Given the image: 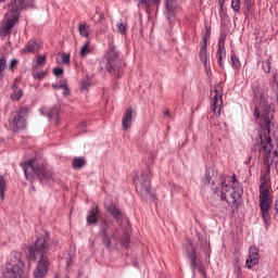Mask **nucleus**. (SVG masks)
<instances>
[{"label":"nucleus","mask_w":278,"mask_h":278,"mask_svg":"<svg viewBox=\"0 0 278 278\" xmlns=\"http://www.w3.org/2000/svg\"><path fill=\"white\" fill-rule=\"evenodd\" d=\"M135 111L132 108L126 109V112L122 119V127L124 131H127L131 127V121H134Z\"/></svg>","instance_id":"nucleus-19"},{"label":"nucleus","mask_w":278,"mask_h":278,"mask_svg":"<svg viewBox=\"0 0 278 278\" xmlns=\"http://www.w3.org/2000/svg\"><path fill=\"white\" fill-rule=\"evenodd\" d=\"M270 176L268 174L262 175L260 178L258 199L262 218L266 229H268V227L270 226V205H273V195H270Z\"/></svg>","instance_id":"nucleus-4"},{"label":"nucleus","mask_w":278,"mask_h":278,"mask_svg":"<svg viewBox=\"0 0 278 278\" xmlns=\"http://www.w3.org/2000/svg\"><path fill=\"white\" fill-rule=\"evenodd\" d=\"M47 73L41 71V72H36V71H33V77L34 79H38V81H42V79H45Z\"/></svg>","instance_id":"nucleus-36"},{"label":"nucleus","mask_w":278,"mask_h":278,"mask_svg":"<svg viewBox=\"0 0 278 278\" xmlns=\"http://www.w3.org/2000/svg\"><path fill=\"white\" fill-rule=\"evenodd\" d=\"M271 164H278V153H277V151L274 152V157L271 160Z\"/></svg>","instance_id":"nucleus-48"},{"label":"nucleus","mask_w":278,"mask_h":278,"mask_svg":"<svg viewBox=\"0 0 278 278\" xmlns=\"http://www.w3.org/2000/svg\"><path fill=\"white\" fill-rule=\"evenodd\" d=\"M5 68H8V58L1 56L0 58V75L1 73H3V71H5Z\"/></svg>","instance_id":"nucleus-37"},{"label":"nucleus","mask_w":278,"mask_h":278,"mask_svg":"<svg viewBox=\"0 0 278 278\" xmlns=\"http://www.w3.org/2000/svg\"><path fill=\"white\" fill-rule=\"evenodd\" d=\"M118 34H125L127 31V25L123 22H117Z\"/></svg>","instance_id":"nucleus-38"},{"label":"nucleus","mask_w":278,"mask_h":278,"mask_svg":"<svg viewBox=\"0 0 278 278\" xmlns=\"http://www.w3.org/2000/svg\"><path fill=\"white\" fill-rule=\"evenodd\" d=\"M98 236L101 238L102 244L106 249H110V247H112V236H110V232L98 233Z\"/></svg>","instance_id":"nucleus-28"},{"label":"nucleus","mask_w":278,"mask_h":278,"mask_svg":"<svg viewBox=\"0 0 278 278\" xmlns=\"http://www.w3.org/2000/svg\"><path fill=\"white\" fill-rule=\"evenodd\" d=\"M87 126V123L86 122H83L79 124V127H86Z\"/></svg>","instance_id":"nucleus-51"},{"label":"nucleus","mask_w":278,"mask_h":278,"mask_svg":"<svg viewBox=\"0 0 278 278\" xmlns=\"http://www.w3.org/2000/svg\"><path fill=\"white\" fill-rule=\"evenodd\" d=\"M88 225H97L99 223V206H92L87 215Z\"/></svg>","instance_id":"nucleus-22"},{"label":"nucleus","mask_w":278,"mask_h":278,"mask_svg":"<svg viewBox=\"0 0 278 278\" xmlns=\"http://www.w3.org/2000/svg\"><path fill=\"white\" fill-rule=\"evenodd\" d=\"M17 65H18V60L12 59L9 64V71H14V68H16Z\"/></svg>","instance_id":"nucleus-42"},{"label":"nucleus","mask_w":278,"mask_h":278,"mask_svg":"<svg viewBox=\"0 0 278 278\" xmlns=\"http://www.w3.org/2000/svg\"><path fill=\"white\" fill-rule=\"evenodd\" d=\"M211 190L213 199H217L222 203H228V205H236L238 200L242 199V186L236 180V176L218 175L212 180Z\"/></svg>","instance_id":"nucleus-1"},{"label":"nucleus","mask_w":278,"mask_h":278,"mask_svg":"<svg viewBox=\"0 0 278 278\" xmlns=\"http://www.w3.org/2000/svg\"><path fill=\"white\" fill-rule=\"evenodd\" d=\"M78 31L83 38H89L90 36V25L79 24Z\"/></svg>","instance_id":"nucleus-30"},{"label":"nucleus","mask_w":278,"mask_h":278,"mask_svg":"<svg viewBox=\"0 0 278 278\" xmlns=\"http://www.w3.org/2000/svg\"><path fill=\"white\" fill-rule=\"evenodd\" d=\"M24 174L26 179H34V175H36V170H38V165L34 161H27L24 163Z\"/></svg>","instance_id":"nucleus-20"},{"label":"nucleus","mask_w":278,"mask_h":278,"mask_svg":"<svg viewBox=\"0 0 278 278\" xmlns=\"http://www.w3.org/2000/svg\"><path fill=\"white\" fill-rule=\"evenodd\" d=\"M66 84H52V88L54 89V90H60V88H64V86H65Z\"/></svg>","instance_id":"nucleus-46"},{"label":"nucleus","mask_w":278,"mask_h":278,"mask_svg":"<svg viewBox=\"0 0 278 278\" xmlns=\"http://www.w3.org/2000/svg\"><path fill=\"white\" fill-rule=\"evenodd\" d=\"M240 0H231V8L233 12H240Z\"/></svg>","instance_id":"nucleus-40"},{"label":"nucleus","mask_w":278,"mask_h":278,"mask_svg":"<svg viewBox=\"0 0 278 278\" xmlns=\"http://www.w3.org/2000/svg\"><path fill=\"white\" fill-rule=\"evenodd\" d=\"M21 13H18V8L10 4V11L5 13L4 21L0 26V38H8L10 34H12V27L18 23V17Z\"/></svg>","instance_id":"nucleus-6"},{"label":"nucleus","mask_w":278,"mask_h":278,"mask_svg":"<svg viewBox=\"0 0 278 278\" xmlns=\"http://www.w3.org/2000/svg\"><path fill=\"white\" fill-rule=\"evenodd\" d=\"M36 175L42 184H47V181H52L54 177L53 172L45 167V165H37Z\"/></svg>","instance_id":"nucleus-13"},{"label":"nucleus","mask_w":278,"mask_h":278,"mask_svg":"<svg viewBox=\"0 0 278 278\" xmlns=\"http://www.w3.org/2000/svg\"><path fill=\"white\" fill-rule=\"evenodd\" d=\"M218 3L220 5V8H223V5H225V0H218Z\"/></svg>","instance_id":"nucleus-50"},{"label":"nucleus","mask_w":278,"mask_h":278,"mask_svg":"<svg viewBox=\"0 0 278 278\" xmlns=\"http://www.w3.org/2000/svg\"><path fill=\"white\" fill-rule=\"evenodd\" d=\"M113 240L115 242H121L122 247L127 249L129 247V229L123 230L122 238L118 237V230H115L112 235Z\"/></svg>","instance_id":"nucleus-18"},{"label":"nucleus","mask_w":278,"mask_h":278,"mask_svg":"<svg viewBox=\"0 0 278 278\" xmlns=\"http://www.w3.org/2000/svg\"><path fill=\"white\" fill-rule=\"evenodd\" d=\"M231 62H232V66L235 68H240V66H241L240 59H238V56H236V54H231Z\"/></svg>","instance_id":"nucleus-39"},{"label":"nucleus","mask_w":278,"mask_h":278,"mask_svg":"<svg viewBox=\"0 0 278 278\" xmlns=\"http://www.w3.org/2000/svg\"><path fill=\"white\" fill-rule=\"evenodd\" d=\"M63 64H68L71 62V54L62 53L61 55Z\"/></svg>","instance_id":"nucleus-44"},{"label":"nucleus","mask_w":278,"mask_h":278,"mask_svg":"<svg viewBox=\"0 0 278 278\" xmlns=\"http://www.w3.org/2000/svg\"><path fill=\"white\" fill-rule=\"evenodd\" d=\"M90 53V40L86 41V43L80 48V56L86 58Z\"/></svg>","instance_id":"nucleus-33"},{"label":"nucleus","mask_w":278,"mask_h":278,"mask_svg":"<svg viewBox=\"0 0 278 278\" xmlns=\"http://www.w3.org/2000/svg\"><path fill=\"white\" fill-rule=\"evenodd\" d=\"M53 278H60V275L55 274Z\"/></svg>","instance_id":"nucleus-53"},{"label":"nucleus","mask_w":278,"mask_h":278,"mask_svg":"<svg viewBox=\"0 0 278 278\" xmlns=\"http://www.w3.org/2000/svg\"><path fill=\"white\" fill-rule=\"evenodd\" d=\"M227 52L225 51V40L220 39L218 42L217 50V62L219 66H223V59L226 56Z\"/></svg>","instance_id":"nucleus-24"},{"label":"nucleus","mask_w":278,"mask_h":278,"mask_svg":"<svg viewBox=\"0 0 278 278\" xmlns=\"http://www.w3.org/2000/svg\"><path fill=\"white\" fill-rule=\"evenodd\" d=\"M4 193H5V178L0 175V197L3 200L4 199Z\"/></svg>","instance_id":"nucleus-35"},{"label":"nucleus","mask_w":278,"mask_h":278,"mask_svg":"<svg viewBox=\"0 0 278 278\" xmlns=\"http://www.w3.org/2000/svg\"><path fill=\"white\" fill-rule=\"evenodd\" d=\"M23 97V89L18 88L16 84L12 86V93H11V99L12 101H18Z\"/></svg>","instance_id":"nucleus-29"},{"label":"nucleus","mask_w":278,"mask_h":278,"mask_svg":"<svg viewBox=\"0 0 278 278\" xmlns=\"http://www.w3.org/2000/svg\"><path fill=\"white\" fill-rule=\"evenodd\" d=\"M8 0H0V3H5ZM14 8H17V14H21L22 10H25V8H34V0H10V2L7 5V12H10V5Z\"/></svg>","instance_id":"nucleus-12"},{"label":"nucleus","mask_w":278,"mask_h":278,"mask_svg":"<svg viewBox=\"0 0 278 278\" xmlns=\"http://www.w3.org/2000/svg\"><path fill=\"white\" fill-rule=\"evenodd\" d=\"M214 101L212 105V111L215 115L220 114V106L223 105V88L218 87L214 90Z\"/></svg>","instance_id":"nucleus-16"},{"label":"nucleus","mask_w":278,"mask_h":278,"mask_svg":"<svg viewBox=\"0 0 278 278\" xmlns=\"http://www.w3.org/2000/svg\"><path fill=\"white\" fill-rule=\"evenodd\" d=\"M205 177H206L205 184H207V181H210V176L207 174H205Z\"/></svg>","instance_id":"nucleus-52"},{"label":"nucleus","mask_w":278,"mask_h":278,"mask_svg":"<svg viewBox=\"0 0 278 278\" xmlns=\"http://www.w3.org/2000/svg\"><path fill=\"white\" fill-rule=\"evenodd\" d=\"M72 166L74 170H79V168H84L86 166V159H84L83 156L74 157Z\"/></svg>","instance_id":"nucleus-27"},{"label":"nucleus","mask_w":278,"mask_h":278,"mask_svg":"<svg viewBox=\"0 0 278 278\" xmlns=\"http://www.w3.org/2000/svg\"><path fill=\"white\" fill-rule=\"evenodd\" d=\"M151 167L143 170L139 178H135V186L138 194L142 201H149L153 199V192L151 191Z\"/></svg>","instance_id":"nucleus-5"},{"label":"nucleus","mask_w":278,"mask_h":278,"mask_svg":"<svg viewBox=\"0 0 278 278\" xmlns=\"http://www.w3.org/2000/svg\"><path fill=\"white\" fill-rule=\"evenodd\" d=\"M40 49H42V42L36 39H30L22 49V53H24L25 55H27V53H38Z\"/></svg>","instance_id":"nucleus-17"},{"label":"nucleus","mask_w":278,"mask_h":278,"mask_svg":"<svg viewBox=\"0 0 278 278\" xmlns=\"http://www.w3.org/2000/svg\"><path fill=\"white\" fill-rule=\"evenodd\" d=\"M243 5L247 10H251L253 8V0H244Z\"/></svg>","instance_id":"nucleus-45"},{"label":"nucleus","mask_w":278,"mask_h":278,"mask_svg":"<svg viewBox=\"0 0 278 278\" xmlns=\"http://www.w3.org/2000/svg\"><path fill=\"white\" fill-rule=\"evenodd\" d=\"M125 66V63L118 59V54L116 51H111L109 53L108 62H106V70L111 75H114L115 77H123L125 71H123V67Z\"/></svg>","instance_id":"nucleus-8"},{"label":"nucleus","mask_w":278,"mask_h":278,"mask_svg":"<svg viewBox=\"0 0 278 278\" xmlns=\"http://www.w3.org/2000/svg\"><path fill=\"white\" fill-rule=\"evenodd\" d=\"M208 35H210V27L206 26V33L202 37V45L200 47V53H199V58L203 66L205 67L206 73H210V71L207 70V36Z\"/></svg>","instance_id":"nucleus-11"},{"label":"nucleus","mask_w":278,"mask_h":278,"mask_svg":"<svg viewBox=\"0 0 278 278\" xmlns=\"http://www.w3.org/2000/svg\"><path fill=\"white\" fill-rule=\"evenodd\" d=\"M163 114H164V118H168V116H170V112L168 111H165Z\"/></svg>","instance_id":"nucleus-49"},{"label":"nucleus","mask_w":278,"mask_h":278,"mask_svg":"<svg viewBox=\"0 0 278 278\" xmlns=\"http://www.w3.org/2000/svg\"><path fill=\"white\" fill-rule=\"evenodd\" d=\"M190 250L187 252V255L190 260L191 268L194 270V268H198L200 275L204 278H207V273H205V266H203L201 263L197 262V251H194V245H192V241H189Z\"/></svg>","instance_id":"nucleus-10"},{"label":"nucleus","mask_w":278,"mask_h":278,"mask_svg":"<svg viewBox=\"0 0 278 278\" xmlns=\"http://www.w3.org/2000/svg\"><path fill=\"white\" fill-rule=\"evenodd\" d=\"M178 10L179 5H177V0H165V16L168 21L175 18Z\"/></svg>","instance_id":"nucleus-15"},{"label":"nucleus","mask_w":278,"mask_h":278,"mask_svg":"<svg viewBox=\"0 0 278 278\" xmlns=\"http://www.w3.org/2000/svg\"><path fill=\"white\" fill-rule=\"evenodd\" d=\"M63 94H64V97H68V94H71V91L68 90V85H66V84L63 87Z\"/></svg>","instance_id":"nucleus-47"},{"label":"nucleus","mask_w":278,"mask_h":278,"mask_svg":"<svg viewBox=\"0 0 278 278\" xmlns=\"http://www.w3.org/2000/svg\"><path fill=\"white\" fill-rule=\"evenodd\" d=\"M27 111L25 109H20L17 112L13 113V118L11 121V127L13 131H18V129H25L27 126V119L25 118Z\"/></svg>","instance_id":"nucleus-9"},{"label":"nucleus","mask_w":278,"mask_h":278,"mask_svg":"<svg viewBox=\"0 0 278 278\" xmlns=\"http://www.w3.org/2000/svg\"><path fill=\"white\" fill-rule=\"evenodd\" d=\"M257 264H260V250L252 245L249 249V258L245 262V266L251 269L253 266H257Z\"/></svg>","instance_id":"nucleus-14"},{"label":"nucleus","mask_w":278,"mask_h":278,"mask_svg":"<svg viewBox=\"0 0 278 278\" xmlns=\"http://www.w3.org/2000/svg\"><path fill=\"white\" fill-rule=\"evenodd\" d=\"M98 233H110V224L108 223V220H100V230Z\"/></svg>","instance_id":"nucleus-31"},{"label":"nucleus","mask_w":278,"mask_h":278,"mask_svg":"<svg viewBox=\"0 0 278 278\" xmlns=\"http://www.w3.org/2000/svg\"><path fill=\"white\" fill-rule=\"evenodd\" d=\"M139 8H146L147 12L153 8V5H160V0H139Z\"/></svg>","instance_id":"nucleus-25"},{"label":"nucleus","mask_w":278,"mask_h":278,"mask_svg":"<svg viewBox=\"0 0 278 278\" xmlns=\"http://www.w3.org/2000/svg\"><path fill=\"white\" fill-rule=\"evenodd\" d=\"M80 87L83 90H88L90 88V80H88V79L81 80Z\"/></svg>","instance_id":"nucleus-43"},{"label":"nucleus","mask_w":278,"mask_h":278,"mask_svg":"<svg viewBox=\"0 0 278 278\" xmlns=\"http://www.w3.org/2000/svg\"><path fill=\"white\" fill-rule=\"evenodd\" d=\"M14 260L8 261L2 267V276L4 278H25L23 271V262H21V254L16 253Z\"/></svg>","instance_id":"nucleus-7"},{"label":"nucleus","mask_w":278,"mask_h":278,"mask_svg":"<svg viewBox=\"0 0 278 278\" xmlns=\"http://www.w3.org/2000/svg\"><path fill=\"white\" fill-rule=\"evenodd\" d=\"M271 62L270 58L263 59L262 61L258 62V66H261V71L265 73L266 75H269L270 68H271Z\"/></svg>","instance_id":"nucleus-26"},{"label":"nucleus","mask_w":278,"mask_h":278,"mask_svg":"<svg viewBox=\"0 0 278 278\" xmlns=\"http://www.w3.org/2000/svg\"><path fill=\"white\" fill-rule=\"evenodd\" d=\"M52 73L54 77H60V75H64V70L62 67H54Z\"/></svg>","instance_id":"nucleus-41"},{"label":"nucleus","mask_w":278,"mask_h":278,"mask_svg":"<svg viewBox=\"0 0 278 278\" xmlns=\"http://www.w3.org/2000/svg\"><path fill=\"white\" fill-rule=\"evenodd\" d=\"M254 116L256 119L263 122L258 139L254 147L256 151H264L265 155H268L273 151V137L270 136V127L273 126V114H270V106L266 100H262L254 110Z\"/></svg>","instance_id":"nucleus-2"},{"label":"nucleus","mask_w":278,"mask_h":278,"mask_svg":"<svg viewBox=\"0 0 278 278\" xmlns=\"http://www.w3.org/2000/svg\"><path fill=\"white\" fill-rule=\"evenodd\" d=\"M40 112L43 116L50 118V121H54V123H58V121H60V106L58 105L48 109L47 111L41 109Z\"/></svg>","instance_id":"nucleus-21"},{"label":"nucleus","mask_w":278,"mask_h":278,"mask_svg":"<svg viewBox=\"0 0 278 278\" xmlns=\"http://www.w3.org/2000/svg\"><path fill=\"white\" fill-rule=\"evenodd\" d=\"M51 238L49 233H45L37 238L35 243L29 248L28 257L29 260L36 261L38 260L37 267L34 271L35 278H43L45 275L49 271V242Z\"/></svg>","instance_id":"nucleus-3"},{"label":"nucleus","mask_w":278,"mask_h":278,"mask_svg":"<svg viewBox=\"0 0 278 278\" xmlns=\"http://www.w3.org/2000/svg\"><path fill=\"white\" fill-rule=\"evenodd\" d=\"M45 64H47V55H37V62L35 64L36 68H38V66H45Z\"/></svg>","instance_id":"nucleus-34"},{"label":"nucleus","mask_w":278,"mask_h":278,"mask_svg":"<svg viewBox=\"0 0 278 278\" xmlns=\"http://www.w3.org/2000/svg\"><path fill=\"white\" fill-rule=\"evenodd\" d=\"M91 21H93L94 25H99L101 21H103V15L101 14V9L96 8V14L91 17Z\"/></svg>","instance_id":"nucleus-32"},{"label":"nucleus","mask_w":278,"mask_h":278,"mask_svg":"<svg viewBox=\"0 0 278 278\" xmlns=\"http://www.w3.org/2000/svg\"><path fill=\"white\" fill-rule=\"evenodd\" d=\"M106 211L110 215L113 216V218L116 220V223H121L123 220V212L119 211L116 205L111 204L106 207Z\"/></svg>","instance_id":"nucleus-23"}]
</instances>
